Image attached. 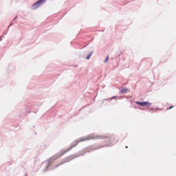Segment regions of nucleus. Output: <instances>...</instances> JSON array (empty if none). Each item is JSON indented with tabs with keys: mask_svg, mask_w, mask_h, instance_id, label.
Segmentation results:
<instances>
[{
	"mask_svg": "<svg viewBox=\"0 0 176 176\" xmlns=\"http://www.w3.org/2000/svg\"><path fill=\"white\" fill-rule=\"evenodd\" d=\"M109 136H105V135H96V133H92L91 135H89L85 137L80 138L78 140L74 141L72 144V148H67L65 150H61L60 153L55 154L54 156L50 157L48 160L43 162L44 164H46L45 168H44L43 172L46 173V171H49V170H54V168H57L59 166H61V164H64V163H67V162H69L70 160H73V159H76V157H79V156H83L85 153H86V149L82 150V151L78 152L77 154L72 155L69 156L65 160V162L58 164L54 168H51L50 166L52 164H53V162L54 160H57V159H59V157H61L63 155H65L67 152H69L71 149H72L74 147L76 146L79 142H83V141H89V140H109Z\"/></svg>",
	"mask_w": 176,
	"mask_h": 176,
	"instance_id": "1",
	"label": "nucleus"
},
{
	"mask_svg": "<svg viewBox=\"0 0 176 176\" xmlns=\"http://www.w3.org/2000/svg\"><path fill=\"white\" fill-rule=\"evenodd\" d=\"M41 105H42V103H40V104H31V103H29L28 104V107L30 109H32L33 111H34V113H36V112H38V111H39V107H41Z\"/></svg>",
	"mask_w": 176,
	"mask_h": 176,
	"instance_id": "2",
	"label": "nucleus"
},
{
	"mask_svg": "<svg viewBox=\"0 0 176 176\" xmlns=\"http://www.w3.org/2000/svg\"><path fill=\"white\" fill-rule=\"evenodd\" d=\"M135 104H137V105H140V107H147V108H149V107H151V105L152 104L151 102H135Z\"/></svg>",
	"mask_w": 176,
	"mask_h": 176,
	"instance_id": "3",
	"label": "nucleus"
},
{
	"mask_svg": "<svg viewBox=\"0 0 176 176\" xmlns=\"http://www.w3.org/2000/svg\"><path fill=\"white\" fill-rule=\"evenodd\" d=\"M41 4H39V2L37 1L32 6V8L34 10L38 9V8H40Z\"/></svg>",
	"mask_w": 176,
	"mask_h": 176,
	"instance_id": "4",
	"label": "nucleus"
},
{
	"mask_svg": "<svg viewBox=\"0 0 176 176\" xmlns=\"http://www.w3.org/2000/svg\"><path fill=\"white\" fill-rule=\"evenodd\" d=\"M129 91V89L127 88H123L120 91V94H126Z\"/></svg>",
	"mask_w": 176,
	"mask_h": 176,
	"instance_id": "5",
	"label": "nucleus"
},
{
	"mask_svg": "<svg viewBox=\"0 0 176 176\" xmlns=\"http://www.w3.org/2000/svg\"><path fill=\"white\" fill-rule=\"evenodd\" d=\"M37 1L40 4V6H42V5H45V3L47 2V0H38Z\"/></svg>",
	"mask_w": 176,
	"mask_h": 176,
	"instance_id": "6",
	"label": "nucleus"
},
{
	"mask_svg": "<svg viewBox=\"0 0 176 176\" xmlns=\"http://www.w3.org/2000/svg\"><path fill=\"white\" fill-rule=\"evenodd\" d=\"M93 53H94V52H93V51L89 52L86 57V60H90V57H91V56H93Z\"/></svg>",
	"mask_w": 176,
	"mask_h": 176,
	"instance_id": "7",
	"label": "nucleus"
},
{
	"mask_svg": "<svg viewBox=\"0 0 176 176\" xmlns=\"http://www.w3.org/2000/svg\"><path fill=\"white\" fill-rule=\"evenodd\" d=\"M118 96H113L110 98H107V99H105L106 100H114V98H116Z\"/></svg>",
	"mask_w": 176,
	"mask_h": 176,
	"instance_id": "8",
	"label": "nucleus"
},
{
	"mask_svg": "<svg viewBox=\"0 0 176 176\" xmlns=\"http://www.w3.org/2000/svg\"><path fill=\"white\" fill-rule=\"evenodd\" d=\"M12 25H13V23H10V24L9 25V26L6 28V31H7V32H8L9 28H10V27H12Z\"/></svg>",
	"mask_w": 176,
	"mask_h": 176,
	"instance_id": "9",
	"label": "nucleus"
},
{
	"mask_svg": "<svg viewBox=\"0 0 176 176\" xmlns=\"http://www.w3.org/2000/svg\"><path fill=\"white\" fill-rule=\"evenodd\" d=\"M108 60H109V56H107V57L104 59V63H108Z\"/></svg>",
	"mask_w": 176,
	"mask_h": 176,
	"instance_id": "10",
	"label": "nucleus"
},
{
	"mask_svg": "<svg viewBox=\"0 0 176 176\" xmlns=\"http://www.w3.org/2000/svg\"><path fill=\"white\" fill-rule=\"evenodd\" d=\"M16 19H17V16H16L15 18L13 19V21H12V24H13V23H14V21H15Z\"/></svg>",
	"mask_w": 176,
	"mask_h": 176,
	"instance_id": "11",
	"label": "nucleus"
},
{
	"mask_svg": "<svg viewBox=\"0 0 176 176\" xmlns=\"http://www.w3.org/2000/svg\"><path fill=\"white\" fill-rule=\"evenodd\" d=\"M173 108H174V106H171V107H170L169 108H168L167 109L168 110V109H173Z\"/></svg>",
	"mask_w": 176,
	"mask_h": 176,
	"instance_id": "12",
	"label": "nucleus"
},
{
	"mask_svg": "<svg viewBox=\"0 0 176 176\" xmlns=\"http://www.w3.org/2000/svg\"><path fill=\"white\" fill-rule=\"evenodd\" d=\"M104 146H111L110 145H105V146H100L99 148H104Z\"/></svg>",
	"mask_w": 176,
	"mask_h": 176,
	"instance_id": "13",
	"label": "nucleus"
},
{
	"mask_svg": "<svg viewBox=\"0 0 176 176\" xmlns=\"http://www.w3.org/2000/svg\"><path fill=\"white\" fill-rule=\"evenodd\" d=\"M120 98H122V96H120V97L118 98V100H120Z\"/></svg>",
	"mask_w": 176,
	"mask_h": 176,
	"instance_id": "14",
	"label": "nucleus"
},
{
	"mask_svg": "<svg viewBox=\"0 0 176 176\" xmlns=\"http://www.w3.org/2000/svg\"><path fill=\"white\" fill-rule=\"evenodd\" d=\"M30 112H31V111H28V113H30Z\"/></svg>",
	"mask_w": 176,
	"mask_h": 176,
	"instance_id": "15",
	"label": "nucleus"
},
{
	"mask_svg": "<svg viewBox=\"0 0 176 176\" xmlns=\"http://www.w3.org/2000/svg\"><path fill=\"white\" fill-rule=\"evenodd\" d=\"M151 111H153V109H151Z\"/></svg>",
	"mask_w": 176,
	"mask_h": 176,
	"instance_id": "16",
	"label": "nucleus"
},
{
	"mask_svg": "<svg viewBox=\"0 0 176 176\" xmlns=\"http://www.w3.org/2000/svg\"><path fill=\"white\" fill-rule=\"evenodd\" d=\"M126 148H129V146H126Z\"/></svg>",
	"mask_w": 176,
	"mask_h": 176,
	"instance_id": "17",
	"label": "nucleus"
},
{
	"mask_svg": "<svg viewBox=\"0 0 176 176\" xmlns=\"http://www.w3.org/2000/svg\"><path fill=\"white\" fill-rule=\"evenodd\" d=\"M96 149H100V148H96Z\"/></svg>",
	"mask_w": 176,
	"mask_h": 176,
	"instance_id": "18",
	"label": "nucleus"
},
{
	"mask_svg": "<svg viewBox=\"0 0 176 176\" xmlns=\"http://www.w3.org/2000/svg\"><path fill=\"white\" fill-rule=\"evenodd\" d=\"M2 41V39L0 38V41Z\"/></svg>",
	"mask_w": 176,
	"mask_h": 176,
	"instance_id": "19",
	"label": "nucleus"
}]
</instances>
